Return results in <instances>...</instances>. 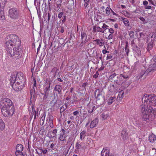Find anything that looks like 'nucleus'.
Segmentation results:
<instances>
[{"label": "nucleus", "instance_id": "nucleus-1", "mask_svg": "<svg viewBox=\"0 0 156 156\" xmlns=\"http://www.w3.org/2000/svg\"><path fill=\"white\" fill-rule=\"evenodd\" d=\"M5 46L9 56L13 59H18L22 53V46L20 40L16 34H12L6 37Z\"/></svg>", "mask_w": 156, "mask_h": 156}, {"label": "nucleus", "instance_id": "nucleus-2", "mask_svg": "<svg viewBox=\"0 0 156 156\" xmlns=\"http://www.w3.org/2000/svg\"><path fill=\"white\" fill-rule=\"evenodd\" d=\"M0 108L5 116H11L14 112V107L12 103L8 98L2 99L0 101Z\"/></svg>", "mask_w": 156, "mask_h": 156}, {"label": "nucleus", "instance_id": "nucleus-3", "mask_svg": "<svg viewBox=\"0 0 156 156\" xmlns=\"http://www.w3.org/2000/svg\"><path fill=\"white\" fill-rule=\"evenodd\" d=\"M143 103H146L147 104H152L153 105H156V95L153 94L150 95L145 94L142 98Z\"/></svg>", "mask_w": 156, "mask_h": 156}, {"label": "nucleus", "instance_id": "nucleus-4", "mask_svg": "<svg viewBox=\"0 0 156 156\" xmlns=\"http://www.w3.org/2000/svg\"><path fill=\"white\" fill-rule=\"evenodd\" d=\"M141 112L143 121H146L149 119V116L152 113V110L150 108H148L147 106H142L141 108Z\"/></svg>", "mask_w": 156, "mask_h": 156}, {"label": "nucleus", "instance_id": "nucleus-5", "mask_svg": "<svg viewBox=\"0 0 156 156\" xmlns=\"http://www.w3.org/2000/svg\"><path fill=\"white\" fill-rule=\"evenodd\" d=\"M9 15L10 18L18 21L21 20V14L19 11L16 8L10 9L9 10Z\"/></svg>", "mask_w": 156, "mask_h": 156}, {"label": "nucleus", "instance_id": "nucleus-6", "mask_svg": "<svg viewBox=\"0 0 156 156\" xmlns=\"http://www.w3.org/2000/svg\"><path fill=\"white\" fill-rule=\"evenodd\" d=\"M46 81L47 83H46L44 86V95L43 98V100H45L47 99L50 90V87L51 81L50 80H46Z\"/></svg>", "mask_w": 156, "mask_h": 156}, {"label": "nucleus", "instance_id": "nucleus-7", "mask_svg": "<svg viewBox=\"0 0 156 156\" xmlns=\"http://www.w3.org/2000/svg\"><path fill=\"white\" fill-rule=\"evenodd\" d=\"M21 83L19 81H17L16 82L12 84L11 85L13 90L16 91L18 92L22 90L23 87H24V85H25V83H23V84H21Z\"/></svg>", "mask_w": 156, "mask_h": 156}, {"label": "nucleus", "instance_id": "nucleus-8", "mask_svg": "<svg viewBox=\"0 0 156 156\" xmlns=\"http://www.w3.org/2000/svg\"><path fill=\"white\" fill-rule=\"evenodd\" d=\"M15 73L17 81H19L22 83L21 84H23V83L25 84L26 80L23 73L21 72L16 73L15 72Z\"/></svg>", "mask_w": 156, "mask_h": 156}, {"label": "nucleus", "instance_id": "nucleus-9", "mask_svg": "<svg viewBox=\"0 0 156 156\" xmlns=\"http://www.w3.org/2000/svg\"><path fill=\"white\" fill-rule=\"evenodd\" d=\"M156 70V63H154L153 64H151L150 66L148 68L145 72H144V73L142 74H140V77H142L143 76L145 73H149L151 72L153 73Z\"/></svg>", "mask_w": 156, "mask_h": 156}, {"label": "nucleus", "instance_id": "nucleus-10", "mask_svg": "<svg viewBox=\"0 0 156 156\" xmlns=\"http://www.w3.org/2000/svg\"><path fill=\"white\" fill-rule=\"evenodd\" d=\"M103 101H102L101 103L98 102H97L96 103L98 105L96 106H95L94 105H91L90 106L89 109L88 110V112L89 113H91L93 112V111H95L97 108L99 107L103 104Z\"/></svg>", "mask_w": 156, "mask_h": 156}, {"label": "nucleus", "instance_id": "nucleus-11", "mask_svg": "<svg viewBox=\"0 0 156 156\" xmlns=\"http://www.w3.org/2000/svg\"><path fill=\"white\" fill-rule=\"evenodd\" d=\"M81 42L80 44L81 46H83L84 44H85L86 42L88 41V39L87 40V36L86 33L84 32H81Z\"/></svg>", "mask_w": 156, "mask_h": 156}, {"label": "nucleus", "instance_id": "nucleus-12", "mask_svg": "<svg viewBox=\"0 0 156 156\" xmlns=\"http://www.w3.org/2000/svg\"><path fill=\"white\" fill-rule=\"evenodd\" d=\"M102 91L101 90L99 89H96L94 91V97L96 98L98 101H97L98 102H99V100L100 99V98L101 97L102 98Z\"/></svg>", "mask_w": 156, "mask_h": 156}, {"label": "nucleus", "instance_id": "nucleus-13", "mask_svg": "<svg viewBox=\"0 0 156 156\" xmlns=\"http://www.w3.org/2000/svg\"><path fill=\"white\" fill-rule=\"evenodd\" d=\"M62 2V0H55L54 5V6L55 8L54 9L55 10L57 11H58L61 7Z\"/></svg>", "mask_w": 156, "mask_h": 156}, {"label": "nucleus", "instance_id": "nucleus-14", "mask_svg": "<svg viewBox=\"0 0 156 156\" xmlns=\"http://www.w3.org/2000/svg\"><path fill=\"white\" fill-rule=\"evenodd\" d=\"M57 129H54L53 131H48L47 136L50 138L55 137L57 133Z\"/></svg>", "mask_w": 156, "mask_h": 156}, {"label": "nucleus", "instance_id": "nucleus-15", "mask_svg": "<svg viewBox=\"0 0 156 156\" xmlns=\"http://www.w3.org/2000/svg\"><path fill=\"white\" fill-rule=\"evenodd\" d=\"M98 123V119L97 118H95L91 122L90 127V128H93L96 126Z\"/></svg>", "mask_w": 156, "mask_h": 156}, {"label": "nucleus", "instance_id": "nucleus-16", "mask_svg": "<svg viewBox=\"0 0 156 156\" xmlns=\"http://www.w3.org/2000/svg\"><path fill=\"white\" fill-rule=\"evenodd\" d=\"M108 148H104L101 152V156H109V152L107 151Z\"/></svg>", "mask_w": 156, "mask_h": 156}, {"label": "nucleus", "instance_id": "nucleus-17", "mask_svg": "<svg viewBox=\"0 0 156 156\" xmlns=\"http://www.w3.org/2000/svg\"><path fill=\"white\" fill-rule=\"evenodd\" d=\"M121 136L124 140H126L128 138V133L125 130H123L122 131Z\"/></svg>", "mask_w": 156, "mask_h": 156}, {"label": "nucleus", "instance_id": "nucleus-18", "mask_svg": "<svg viewBox=\"0 0 156 156\" xmlns=\"http://www.w3.org/2000/svg\"><path fill=\"white\" fill-rule=\"evenodd\" d=\"M11 85L15 83L16 81V76L15 73H13L11 75V78L10 79Z\"/></svg>", "mask_w": 156, "mask_h": 156}, {"label": "nucleus", "instance_id": "nucleus-19", "mask_svg": "<svg viewBox=\"0 0 156 156\" xmlns=\"http://www.w3.org/2000/svg\"><path fill=\"white\" fill-rule=\"evenodd\" d=\"M62 133H61L60 134V136L59 137V140L61 141H63L64 140L65 138V131L64 129H62Z\"/></svg>", "mask_w": 156, "mask_h": 156}, {"label": "nucleus", "instance_id": "nucleus-20", "mask_svg": "<svg viewBox=\"0 0 156 156\" xmlns=\"http://www.w3.org/2000/svg\"><path fill=\"white\" fill-rule=\"evenodd\" d=\"M104 40L102 39H97L93 41L94 42H96L97 45H99L100 46H102L104 44Z\"/></svg>", "mask_w": 156, "mask_h": 156}, {"label": "nucleus", "instance_id": "nucleus-21", "mask_svg": "<svg viewBox=\"0 0 156 156\" xmlns=\"http://www.w3.org/2000/svg\"><path fill=\"white\" fill-rule=\"evenodd\" d=\"M120 19L121 20V21L123 22L126 26L128 27L129 26V23L127 18L121 17Z\"/></svg>", "mask_w": 156, "mask_h": 156}, {"label": "nucleus", "instance_id": "nucleus-22", "mask_svg": "<svg viewBox=\"0 0 156 156\" xmlns=\"http://www.w3.org/2000/svg\"><path fill=\"white\" fill-rule=\"evenodd\" d=\"M62 89V87L61 86L57 85L55 87L54 90L55 91H57L58 93L59 94H62L61 91Z\"/></svg>", "mask_w": 156, "mask_h": 156}, {"label": "nucleus", "instance_id": "nucleus-23", "mask_svg": "<svg viewBox=\"0 0 156 156\" xmlns=\"http://www.w3.org/2000/svg\"><path fill=\"white\" fill-rule=\"evenodd\" d=\"M4 10L3 8H0V20H4L5 19L4 14Z\"/></svg>", "mask_w": 156, "mask_h": 156}, {"label": "nucleus", "instance_id": "nucleus-24", "mask_svg": "<svg viewBox=\"0 0 156 156\" xmlns=\"http://www.w3.org/2000/svg\"><path fill=\"white\" fill-rule=\"evenodd\" d=\"M23 146L20 144H18L16 147V152H21L23 150Z\"/></svg>", "mask_w": 156, "mask_h": 156}, {"label": "nucleus", "instance_id": "nucleus-25", "mask_svg": "<svg viewBox=\"0 0 156 156\" xmlns=\"http://www.w3.org/2000/svg\"><path fill=\"white\" fill-rule=\"evenodd\" d=\"M117 74L115 73H113L110 75L108 78V80L109 81L112 82L115 79H117L115 77Z\"/></svg>", "mask_w": 156, "mask_h": 156}, {"label": "nucleus", "instance_id": "nucleus-26", "mask_svg": "<svg viewBox=\"0 0 156 156\" xmlns=\"http://www.w3.org/2000/svg\"><path fill=\"white\" fill-rule=\"evenodd\" d=\"M156 139V136L153 134L150 135L149 137V141L152 143L154 142Z\"/></svg>", "mask_w": 156, "mask_h": 156}, {"label": "nucleus", "instance_id": "nucleus-27", "mask_svg": "<svg viewBox=\"0 0 156 156\" xmlns=\"http://www.w3.org/2000/svg\"><path fill=\"white\" fill-rule=\"evenodd\" d=\"M115 100L116 97H110L107 101L108 104L109 105L111 104L113 102L115 101Z\"/></svg>", "mask_w": 156, "mask_h": 156}, {"label": "nucleus", "instance_id": "nucleus-28", "mask_svg": "<svg viewBox=\"0 0 156 156\" xmlns=\"http://www.w3.org/2000/svg\"><path fill=\"white\" fill-rule=\"evenodd\" d=\"M117 88V87H116V86L114 85L111 84L108 87V89L109 91L111 92H113L115 91L116 88Z\"/></svg>", "mask_w": 156, "mask_h": 156}, {"label": "nucleus", "instance_id": "nucleus-29", "mask_svg": "<svg viewBox=\"0 0 156 156\" xmlns=\"http://www.w3.org/2000/svg\"><path fill=\"white\" fill-rule=\"evenodd\" d=\"M94 31H98L102 32V33H104L105 30H103L102 28L100 27H94Z\"/></svg>", "mask_w": 156, "mask_h": 156}, {"label": "nucleus", "instance_id": "nucleus-30", "mask_svg": "<svg viewBox=\"0 0 156 156\" xmlns=\"http://www.w3.org/2000/svg\"><path fill=\"white\" fill-rule=\"evenodd\" d=\"M114 85L116 86V87H118L119 85L120 84V81L118 80V77H117V79H115L114 80Z\"/></svg>", "mask_w": 156, "mask_h": 156}, {"label": "nucleus", "instance_id": "nucleus-31", "mask_svg": "<svg viewBox=\"0 0 156 156\" xmlns=\"http://www.w3.org/2000/svg\"><path fill=\"white\" fill-rule=\"evenodd\" d=\"M153 42L154 41L151 40V41L148 44L147 49L148 51H149L152 48Z\"/></svg>", "mask_w": 156, "mask_h": 156}, {"label": "nucleus", "instance_id": "nucleus-32", "mask_svg": "<svg viewBox=\"0 0 156 156\" xmlns=\"http://www.w3.org/2000/svg\"><path fill=\"white\" fill-rule=\"evenodd\" d=\"M6 0H0V8H3L5 6Z\"/></svg>", "mask_w": 156, "mask_h": 156}, {"label": "nucleus", "instance_id": "nucleus-33", "mask_svg": "<svg viewBox=\"0 0 156 156\" xmlns=\"http://www.w3.org/2000/svg\"><path fill=\"white\" fill-rule=\"evenodd\" d=\"M86 132L85 130H83L80 133V138L81 140H83L86 136L85 133Z\"/></svg>", "mask_w": 156, "mask_h": 156}, {"label": "nucleus", "instance_id": "nucleus-34", "mask_svg": "<svg viewBox=\"0 0 156 156\" xmlns=\"http://www.w3.org/2000/svg\"><path fill=\"white\" fill-rule=\"evenodd\" d=\"M5 127L4 123L3 122L2 120L0 119V129L1 130H3Z\"/></svg>", "mask_w": 156, "mask_h": 156}, {"label": "nucleus", "instance_id": "nucleus-35", "mask_svg": "<svg viewBox=\"0 0 156 156\" xmlns=\"http://www.w3.org/2000/svg\"><path fill=\"white\" fill-rule=\"evenodd\" d=\"M67 106V105L66 104H64L60 108V112L61 113L63 112L66 108Z\"/></svg>", "mask_w": 156, "mask_h": 156}, {"label": "nucleus", "instance_id": "nucleus-36", "mask_svg": "<svg viewBox=\"0 0 156 156\" xmlns=\"http://www.w3.org/2000/svg\"><path fill=\"white\" fill-rule=\"evenodd\" d=\"M38 151H40V153L38 152V151H37V150H36L37 153L39 154H41L42 153H43L45 154H46L47 152V150H43V149L41 148L38 149Z\"/></svg>", "mask_w": 156, "mask_h": 156}, {"label": "nucleus", "instance_id": "nucleus-37", "mask_svg": "<svg viewBox=\"0 0 156 156\" xmlns=\"http://www.w3.org/2000/svg\"><path fill=\"white\" fill-rule=\"evenodd\" d=\"M123 91L122 90L120 91V92H119V94H118V95L117 97V99H118V98H119V99H120L121 98L122 99L123 97Z\"/></svg>", "mask_w": 156, "mask_h": 156}, {"label": "nucleus", "instance_id": "nucleus-38", "mask_svg": "<svg viewBox=\"0 0 156 156\" xmlns=\"http://www.w3.org/2000/svg\"><path fill=\"white\" fill-rule=\"evenodd\" d=\"M33 109H34V119H36V116H38V110L37 108V111L35 110H34V107H32V110H33Z\"/></svg>", "mask_w": 156, "mask_h": 156}, {"label": "nucleus", "instance_id": "nucleus-39", "mask_svg": "<svg viewBox=\"0 0 156 156\" xmlns=\"http://www.w3.org/2000/svg\"><path fill=\"white\" fill-rule=\"evenodd\" d=\"M108 116V114L106 112H104L101 114L102 118L104 119H106Z\"/></svg>", "mask_w": 156, "mask_h": 156}, {"label": "nucleus", "instance_id": "nucleus-40", "mask_svg": "<svg viewBox=\"0 0 156 156\" xmlns=\"http://www.w3.org/2000/svg\"><path fill=\"white\" fill-rule=\"evenodd\" d=\"M44 115L40 119V124L41 125H43L44 123V119L45 116V115H44V117H43Z\"/></svg>", "mask_w": 156, "mask_h": 156}, {"label": "nucleus", "instance_id": "nucleus-41", "mask_svg": "<svg viewBox=\"0 0 156 156\" xmlns=\"http://www.w3.org/2000/svg\"><path fill=\"white\" fill-rule=\"evenodd\" d=\"M58 70V69L56 67H54L52 69L51 72L54 73L53 75L54 77H55L56 73Z\"/></svg>", "mask_w": 156, "mask_h": 156}, {"label": "nucleus", "instance_id": "nucleus-42", "mask_svg": "<svg viewBox=\"0 0 156 156\" xmlns=\"http://www.w3.org/2000/svg\"><path fill=\"white\" fill-rule=\"evenodd\" d=\"M110 8L107 7L105 9L106 13L108 15H109L111 13Z\"/></svg>", "mask_w": 156, "mask_h": 156}, {"label": "nucleus", "instance_id": "nucleus-43", "mask_svg": "<svg viewBox=\"0 0 156 156\" xmlns=\"http://www.w3.org/2000/svg\"><path fill=\"white\" fill-rule=\"evenodd\" d=\"M135 51L138 55H140L141 54V52L140 48H138L137 47H136Z\"/></svg>", "mask_w": 156, "mask_h": 156}, {"label": "nucleus", "instance_id": "nucleus-44", "mask_svg": "<svg viewBox=\"0 0 156 156\" xmlns=\"http://www.w3.org/2000/svg\"><path fill=\"white\" fill-rule=\"evenodd\" d=\"M15 154L16 156H25L21 152H16Z\"/></svg>", "mask_w": 156, "mask_h": 156}, {"label": "nucleus", "instance_id": "nucleus-45", "mask_svg": "<svg viewBox=\"0 0 156 156\" xmlns=\"http://www.w3.org/2000/svg\"><path fill=\"white\" fill-rule=\"evenodd\" d=\"M109 26L106 25L105 23L103 24V26L101 27L103 30H105L107 29L108 28Z\"/></svg>", "mask_w": 156, "mask_h": 156}, {"label": "nucleus", "instance_id": "nucleus-46", "mask_svg": "<svg viewBox=\"0 0 156 156\" xmlns=\"http://www.w3.org/2000/svg\"><path fill=\"white\" fill-rule=\"evenodd\" d=\"M64 12H59L58 14V18L61 19L63 16Z\"/></svg>", "mask_w": 156, "mask_h": 156}, {"label": "nucleus", "instance_id": "nucleus-47", "mask_svg": "<svg viewBox=\"0 0 156 156\" xmlns=\"http://www.w3.org/2000/svg\"><path fill=\"white\" fill-rule=\"evenodd\" d=\"M76 147L77 149H79L81 147V146L79 144V143L77 142L76 145Z\"/></svg>", "mask_w": 156, "mask_h": 156}, {"label": "nucleus", "instance_id": "nucleus-48", "mask_svg": "<svg viewBox=\"0 0 156 156\" xmlns=\"http://www.w3.org/2000/svg\"><path fill=\"white\" fill-rule=\"evenodd\" d=\"M134 33L133 31H130L129 32V34L131 38L134 37Z\"/></svg>", "mask_w": 156, "mask_h": 156}, {"label": "nucleus", "instance_id": "nucleus-49", "mask_svg": "<svg viewBox=\"0 0 156 156\" xmlns=\"http://www.w3.org/2000/svg\"><path fill=\"white\" fill-rule=\"evenodd\" d=\"M99 75V73L98 72V71H97L96 73L93 76V77L96 79L98 78Z\"/></svg>", "mask_w": 156, "mask_h": 156}, {"label": "nucleus", "instance_id": "nucleus-50", "mask_svg": "<svg viewBox=\"0 0 156 156\" xmlns=\"http://www.w3.org/2000/svg\"><path fill=\"white\" fill-rule=\"evenodd\" d=\"M48 118L49 121H53V117L52 115H48Z\"/></svg>", "mask_w": 156, "mask_h": 156}, {"label": "nucleus", "instance_id": "nucleus-51", "mask_svg": "<svg viewBox=\"0 0 156 156\" xmlns=\"http://www.w3.org/2000/svg\"><path fill=\"white\" fill-rule=\"evenodd\" d=\"M66 20V16L63 15V20H62V22L63 23H65Z\"/></svg>", "mask_w": 156, "mask_h": 156}, {"label": "nucleus", "instance_id": "nucleus-52", "mask_svg": "<svg viewBox=\"0 0 156 156\" xmlns=\"http://www.w3.org/2000/svg\"><path fill=\"white\" fill-rule=\"evenodd\" d=\"M112 56L110 55H108L107 57V58L106 60H107L108 59H111L112 58Z\"/></svg>", "mask_w": 156, "mask_h": 156}, {"label": "nucleus", "instance_id": "nucleus-53", "mask_svg": "<svg viewBox=\"0 0 156 156\" xmlns=\"http://www.w3.org/2000/svg\"><path fill=\"white\" fill-rule=\"evenodd\" d=\"M113 37V36L112 34H110L108 37V40L112 39Z\"/></svg>", "mask_w": 156, "mask_h": 156}, {"label": "nucleus", "instance_id": "nucleus-54", "mask_svg": "<svg viewBox=\"0 0 156 156\" xmlns=\"http://www.w3.org/2000/svg\"><path fill=\"white\" fill-rule=\"evenodd\" d=\"M140 20L141 21H142L144 23H146V22H145V19L143 17H140Z\"/></svg>", "mask_w": 156, "mask_h": 156}, {"label": "nucleus", "instance_id": "nucleus-55", "mask_svg": "<svg viewBox=\"0 0 156 156\" xmlns=\"http://www.w3.org/2000/svg\"><path fill=\"white\" fill-rule=\"evenodd\" d=\"M109 32L111 33V34H113L114 33V30L112 28H110L109 29Z\"/></svg>", "mask_w": 156, "mask_h": 156}, {"label": "nucleus", "instance_id": "nucleus-56", "mask_svg": "<svg viewBox=\"0 0 156 156\" xmlns=\"http://www.w3.org/2000/svg\"><path fill=\"white\" fill-rule=\"evenodd\" d=\"M102 63V66L98 69V71H100L102 70H103L104 69L105 67L104 66H102L103 65V62Z\"/></svg>", "mask_w": 156, "mask_h": 156}, {"label": "nucleus", "instance_id": "nucleus-57", "mask_svg": "<svg viewBox=\"0 0 156 156\" xmlns=\"http://www.w3.org/2000/svg\"><path fill=\"white\" fill-rule=\"evenodd\" d=\"M133 12L134 13H140L141 12V11L139 9H136Z\"/></svg>", "mask_w": 156, "mask_h": 156}, {"label": "nucleus", "instance_id": "nucleus-58", "mask_svg": "<svg viewBox=\"0 0 156 156\" xmlns=\"http://www.w3.org/2000/svg\"><path fill=\"white\" fill-rule=\"evenodd\" d=\"M79 113V112L78 111H76L73 112V114L75 115H78Z\"/></svg>", "mask_w": 156, "mask_h": 156}, {"label": "nucleus", "instance_id": "nucleus-59", "mask_svg": "<svg viewBox=\"0 0 156 156\" xmlns=\"http://www.w3.org/2000/svg\"><path fill=\"white\" fill-rule=\"evenodd\" d=\"M33 80H34L33 86L34 87H36V85H37L36 80L34 78V79H33Z\"/></svg>", "mask_w": 156, "mask_h": 156}, {"label": "nucleus", "instance_id": "nucleus-60", "mask_svg": "<svg viewBox=\"0 0 156 156\" xmlns=\"http://www.w3.org/2000/svg\"><path fill=\"white\" fill-rule=\"evenodd\" d=\"M109 51H106V50H105V49H104L102 50V53L103 54H105L106 53H109Z\"/></svg>", "mask_w": 156, "mask_h": 156}, {"label": "nucleus", "instance_id": "nucleus-61", "mask_svg": "<svg viewBox=\"0 0 156 156\" xmlns=\"http://www.w3.org/2000/svg\"><path fill=\"white\" fill-rule=\"evenodd\" d=\"M143 4L144 5H146L148 4V2L147 1H144L143 2Z\"/></svg>", "mask_w": 156, "mask_h": 156}, {"label": "nucleus", "instance_id": "nucleus-62", "mask_svg": "<svg viewBox=\"0 0 156 156\" xmlns=\"http://www.w3.org/2000/svg\"><path fill=\"white\" fill-rule=\"evenodd\" d=\"M64 32V27L63 26H62L61 27V29L60 30V32L61 33H63Z\"/></svg>", "mask_w": 156, "mask_h": 156}, {"label": "nucleus", "instance_id": "nucleus-63", "mask_svg": "<svg viewBox=\"0 0 156 156\" xmlns=\"http://www.w3.org/2000/svg\"><path fill=\"white\" fill-rule=\"evenodd\" d=\"M125 51L126 52L127 55L128 56V53L129 52V49L128 48H125Z\"/></svg>", "mask_w": 156, "mask_h": 156}, {"label": "nucleus", "instance_id": "nucleus-64", "mask_svg": "<svg viewBox=\"0 0 156 156\" xmlns=\"http://www.w3.org/2000/svg\"><path fill=\"white\" fill-rule=\"evenodd\" d=\"M87 84L88 83H84L82 85V87L84 88H85Z\"/></svg>", "mask_w": 156, "mask_h": 156}]
</instances>
